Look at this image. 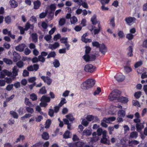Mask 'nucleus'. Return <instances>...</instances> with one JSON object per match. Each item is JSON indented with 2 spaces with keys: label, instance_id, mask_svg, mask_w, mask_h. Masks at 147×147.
Returning a JSON list of instances; mask_svg holds the SVG:
<instances>
[{
  "label": "nucleus",
  "instance_id": "nucleus-36",
  "mask_svg": "<svg viewBox=\"0 0 147 147\" xmlns=\"http://www.w3.org/2000/svg\"><path fill=\"white\" fill-rule=\"evenodd\" d=\"M104 131L102 130V129L101 128H98L97 130V135L99 136H100L102 134L103 136V133Z\"/></svg>",
  "mask_w": 147,
  "mask_h": 147
},
{
  "label": "nucleus",
  "instance_id": "nucleus-3",
  "mask_svg": "<svg viewBox=\"0 0 147 147\" xmlns=\"http://www.w3.org/2000/svg\"><path fill=\"white\" fill-rule=\"evenodd\" d=\"M107 131L106 130H104L103 133L102 138L101 139L100 142L101 143L109 145L110 144V141L109 140V137L107 136Z\"/></svg>",
  "mask_w": 147,
  "mask_h": 147
},
{
  "label": "nucleus",
  "instance_id": "nucleus-7",
  "mask_svg": "<svg viewBox=\"0 0 147 147\" xmlns=\"http://www.w3.org/2000/svg\"><path fill=\"white\" fill-rule=\"evenodd\" d=\"M41 78L42 80L45 82L47 83L48 85H50L51 84L52 80L48 76H41Z\"/></svg>",
  "mask_w": 147,
  "mask_h": 147
},
{
  "label": "nucleus",
  "instance_id": "nucleus-56",
  "mask_svg": "<svg viewBox=\"0 0 147 147\" xmlns=\"http://www.w3.org/2000/svg\"><path fill=\"white\" fill-rule=\"evenodd\" d=\"M60 41L61 43L65 44L67 42V38L65 37L63 38L60 39Z\"/></svg>",
  "mask_w": 147,
  "mask_h": 147
},
{
  "label": "nucleus",
  "instance_id": "nucleus-28",
  "mask_svg": "<svg viewBox=\"0 0 147 147\" xmlns=\"http://www.w3.org/2000/svg\"><path fill=\"white\" fill-rule=\"evenodd\" d=\"M135 19H125V21L129 25H131L134 22Z\"/></svg>",
  "mask_w": 147,
  "mask_h": 147
},
{
  "label": "nucleus",
  "instance_id": "nucleus-61",
  "mask_svg": "<svg viewBox=\"0 0 147 147\" xmlns=\"http://www.w3.org/2000/svg\"><path fill=\"white\" fill-rule=\"evenodd\" d=\"M39 93L41 94H45L46 93V91L45 87H42L40 89Z\"/></svg>",
  "mask_w": 147,
  "mask_h": 147
},
{
  "label": "nucleus",
  "instance_id": "nucleus-11",
  "mask_svg": "<svg viewBox=\"0 0 147 147\" xmlns=\"http://www.w3.org/2000/svg\"><path fill=\"white\" fill-rule=\"evenodd\" d=\"M26 45L25 44H22L16 46L15 47V49L17 51L20 52H22L23 51Z\"/></svg>",
  "mask_w": 147,
  "mask_h": 147
},
{
  "label": "nucleus",
  "instance_id": "nucleus-19",
  "mask_svg": "<svg viewBox=\"0 0 147 147\" xmlns=\"http://www.w3.org/2000/svg\"><path fill=\"white\" fill-rule=\"evenodd\" d=\"M40 100L41 102H48L50 101V99L49 97L44 96L41 97Z\"/></svg>",
  "mask_w": 147,
  "mask_h": 147
},
{
  "label": "nucleus",
  "instance_id": "nucleus-51",
  "mask_svg": "<svg viewBox=\"0 0 147 147\" xmlns=\"http://www.w3.org/2000/svg\"><path fill=\"white\" fill-rule=\"evenodd\" d=\"M142 62L141 61H138L135 64L134 67L135 68H137L140 66L142 64Z\"/></svg>",
  "mask_w": 147,
  "mask_h": 147
},
{
  "label": "nucleus",
  "instance_id": "nucleus-48",
  "mask_svg": "<svg viewBox=\"0 0 147 147\" xmlns=\"http://www.w3.org/2000/svg\"><path fill=\"white\" fill-rule=\"evenodd\" d=\"M66 117L67 119L70 121H71L74 119L73 116L71 114H68L66 115Z\"/></svg>",
  "mask_w": 147,
  "mask_h": 147
},
{
  "label": "nucleus",
  "instance_id": "nucleus-46",
  "mask_svg": "<svg viewBox=\"0 0 147 147\" xmlns=\"http://www.w3.org/2000/svg\"><path fill=\"white\" fill-rule=\"evenodd\" d=\"M70 132L69 131H66L63 135V137L65 138H69Z\"/></svg>",
  "mask_w": 147,
  "mask_h": 147
},
{
  "label": "nucleus",
  "instance_id": "nucleus-40",
  "mask_svg": "<svg viewBox=\"0 0 147 147\" xmlns=\"http://www.w3.org/2000/svg\"><path fill=\"white\" fill-rule=\"evenodd\" d=\"M133 105L138 107H140V105L139 102L137 100H133L132 101Z\"/></svg>",
  "mask_w": 147,
  "mask_h": 147
},
{
  "label": "nucleus",
  "instance_id": "nucleus-27",
  "mask_svg": "<svg viewBox=\"0 0 147 147\" xmlns=\"http://www.w3.org/2000/svg\"><path fill=\"white\" fill-rule=\"evenodd\" d=\"M42 137V138L45 140H47L49 138V134L46 132H44L43 133Z\"/></svg>",
  "mask_w": 147,
  "mask_h": 147
},
{
  "label": "nucleus",
  "instance_id": "nucleus-58",
  "mask_svg": "<svg viewBox=\"0 0 147 147\" xmlns=\"http://www.w3.org/2000/svg\"><path fill=\"white\" fill-rule=\"evenodd\" d=\"M125 70L127 73H129L132 71L131 68L128 66H126L124 67Z\"/></svg>",
  "mask_w": 147,
  "mask_h": 147
},
{
  "label": "nucleus",
  "instance_id": "nucleus-42",
  "mask_svg": "<svg viewBox=\"0 0 147 147\" xmlns=\"http://www.w3.org/2000/svg\"><path fill=\"white\" fill-rule=\"evenodd\" d=\"M52 38V36L51 35H46L44 37V39L48 42H50V41Z\"/></svg>",
  "mask_w": 147,
  "mask_h": 147
},
{
  "label": "nucleus",
  "instance_id": "nucleus-15",
  "mask_svg": "<svg viewBox=\"0 0 147 147\" xmlns=\"http://www.w3.org/2000/svg\"><path fill=\"white\" fill-rule=\"evenodd\" d=\"M18 69L16 66H14L12 69L13 75L12 76V78H15L18 75Z\"/></svg>",
  "mask_w": 147,
  "mask_h": 147
},
{
  "label": "nucleus",
  "instance_id": "nucleus-22",
  "mask_svg": "<svg viewBox=\"0 0 147 147\" xmlns=\"http://www.w3.org/2000/svg\"><path fill=\"white\" fill-rule=\"evenodd\" d=\"M66 12H68L66 17V18H70L71 16V9L69 7H66Z\"/></svg>",
  "mask_w": 147,
  "mask_h": 147
},
{
  "label": "nucleus",
  "instance_id": "nucleus-8",
  "mask_svg": "<svg viewBox=\"0 0 147 147\" xmlns=\"http://www.w3.org/2000/svg\"><path fill=\"white\" fill-rule=\"evenodd\" d=\"M39 68V65L38 64H34L33 65H31L27 68V69L30 71H36Z\"/></svg>",
  "mask_w": 147,
  "mask_h": 147
},
{
  "label": "nucleus",
  "instance_id": "nucleus-2",
  "mask_svg": "<svg viewBox=\"0 0 147 147\" xmlns=\"http://www.w3.org/2000/svg\"><path fill=\"white\" fill-rule=\"evenodd\" d=\"M120 92L118 90H116L113 91L109 96V99L110 100H117L120 96Z\"/></svg>",
  "mask_w": 147,
  "mask_h": 147
},
{
  "label": "nucleus",
  "instance_id": "nucleus-34",
  "mask_svg": "<svg viewBox=\"0 0 147 147\" xmlns=\"http://www.w3.org/2000/svg\"><path fill=\"white\" fill-rule=\"evenodd\" d=\"M25 103L26 105H28L31 107H33V105L29 101V99L25 98Z\"/></svg>",
  "mask_w": 147,
  "mask_h": 147
},
{
  "label": "nucleus",
  "instance_id": "nucleus-39",
  "mask_svg": "<svg viewBox=\"0 0 147 147\" xmlns=\"http://www.w3.org/2000/svg\"><path fill=\"white\" fill-rule=\"evenodd\" d=\"M138 135V134L136 132H133L130 134V137L131 138H136Z\"/></svg>",
  "mask_w": 147,
  "mask_h": 147
},
{
  "label": "nucleus",
  "instance_id": "nucleus-35",
  "mask_svg": "<svg viewBox=\"0 0 147 147\" xmlns=\"http://www.w3.org/2000/svg\"><path fill=\"white\" fill-rule=\"evenodd\" d=\"M56 55L54 51H52L48 55L47 57V58L51 57H54Z\"/></svg>",
  "mask_w": 147,
  "mask_h": 147
},
{
  "label": "nucleus",
  "instance_id": "nucleus-62",
  "mask_svg": "<svg viewBox=\"0 0 147 147\" xmlns=\"http://www.w3.org/2000/svg\"><path fill=\"white\" fill-rule=\"evenodd\" d=\"M51 123V121L50 119H48L47 120L45 123L46 125L45 127L46 128H48L50 125Z\"/></svg>",
  "mask_w": 147,
  "mask_h": 147
},
{
  "label": "nucleus",
  "instance_id": "nucleus-53",
  "mask_svg": "<svg viewBox=\"0 0 147 147\" xmlns=\"http://www.w3.org/2000/svg\"><path fill=\"white\" fill-rule=\"evenodd\" d=\"M36 79L35 77H31L28 79V81L29 83H35L34 82Z\"/></svg>",
  "mask_w": 147,
  "mask_h": 147
},
{
  "label": "nucleus",
  "instance_id": "nucleus-41",
  "mask_svg": "<svg viewBox=\"0 0 147 147\" xmlns=\"http://www.w3.org/2000/svg\"><path fill=\"white\" fill-rule=\"evenodd\" d=\"M30 98L33 100H36L37 99L36 95L34 93H32L30 95Z\"/></svg>",
  "mask_w": 147,
  "mask_h": 147
},
{
  "label": "nucleus",
  "instance_id": "nucleus-24",
  "mask_svg": "<svg viewBox=\"0 0 147 147\" xmlns=\"http://www.w3.org/2000/svg\"><path fill=\"white\" fill-rule=\"evenodd\" d=\"M125 114V112L122 110H119L118 112V115L119 117H124Z\"/></svg>",
  "mask_w": 147,
  "mask_h": 147
},
{
  "label": "nucleus",
  "instance_id": "nucleus-18",
  "mask_svg": "<svg viewBox=\"0 0 147 147\" xmlns=\"http://www.w3.org/2000/svg\"><path fill=\"white\" fill-rule=\"evenodd\" d=\"M92 132V130L91 129H86L83 131V134L84 135L89 136L91 134Z\"/></svg>",
  "mask_w": 147,
  "mask_h": 147
},
{
  "label": "nucleus",
  "instance_id": "nucleus-63",
  "mask_svg": "<svg viewBox=\"0 0 147 147\" xmlns=\"http://www.w3.org/2000/svg\"><path fill=\"white\" fill-rule=\"evenodd\" d=\"M17 65L19 68H21L24 65L23 62L22 61H19L16 63Z\"/></svg>",
  "mask_w": 147,
  "mask_h": 147
},
{
  "label": "nucleus",
  "instance_id": "nucleus-17",
  "mask_svg": "<svg viewBox=\"0 0 147 147\" xmlns=\"http://www.w3.org/2000/svg\"><path fill=\"white\" fill-rule=\"evenodd\" d=\"M136 126L137 130L138 132H140L142 129L144 127V125L143 124H141V123H137Z\"/></svg>",
  "mask_w": 147,
  "mask_h": 147
},
{
  "label": "nucleus",
  "instance_id": "nucleus-25",
  "mask_svg": "<svg viewBox=\"0 0 147 147\" xmlns=\"http://www.w3.org/2000/svg\"><path fill=\"white\" fill-rule=\"evenodd\" d=\"M83 58L86 62L90 61V55L88 54H85L83 56Z\"/></svg>",
  "mask_w": 147,
  "mask_h": 147
},
{
  "label": "nucleus",
  "instance_id": "nucleus-13",
  "mask_svg": "<svg viewBox=\"0 0 147 147\" xmlns=\"http://www.w3.org/2000/svg\"><path fill=\"white\" fill-rule=\"evenodd\" d=\"M60 46L59 43L57 42H55L53 44H50L49 45V47L52 50H54Z\"/></svg>",
  "mask_w": 147,
  "mask_h": 147
},
{
  "label": "nucleus",
  "instance_id": "nucleus-33",
  "mask_svg": "<svg viewBox=\"0 0 147 147\" xmlns=\"http://www.w3.org/2000/svg\"><path fill=\"white\" fill-rule=\"evenodd\" d=\"M32 37L33 42H36L37 41V36L36 34L33 33L32 34Z\"/></svg>",
  "mask_w": 147,
  "mask_h": 147
},
{
  "label": "nucleus",
  "instance_id": "nucleus-21",
  "mask_svg": "<svg viewBox=\"0 0 147 147\" xmlns=\"http://www.w3.org/2000/svg\"><path fill=\"white\" fill-rule=\"evenodd\" d=\"M9 3L11 7L15 8L18 6L17 2L14 0H10Z\"/></svg>",
  "mask_w": 147,
  "mask_h": 147
},
{
  "label": "nucleus",
  "instance_id": "nucleus-12",
  "mask_svg": "<svg viewBox=\"0 0 147 147\" xmlns=\"http://www.w3.org/2000/svg\"><path fill=\"white\" fill-rule=\"evenodd\" d=\"M87 34L86 33L84 34L82 36L81 40L82 41L85 43L90 42L92 41V40L90 39L86 38V37L87 36Z\"/></svg>",
  "mask_w": 147,
  "mask_h": 147
},
{
  "label": "nucleus",
  "instance_id": "nucleus-10",
  "mask_svg": "<svg viewBox=\"0 0 147 147\" xmlns=\"http://www.w3.org/2000/svg\"><path fill=\"white\" fill-rule=\"evenodd\" d=\"M99 48L101 53L102 54L105 55L107 51V49L105 45L103 44H101Z\"/></svg>",
  "mask_w": 147,
  "mask_h": 147
},
{
  "label": "nucleus",
  "instance_id": "nucleus-52",
  "mask_svg": "<svg viewBox=\"0 0 147 147\" xmlns=\"http://www.w3.org/2000/svg\"><path fill=\"white\" fill-rule=\"evenodd\" d=\"M91 21L93 25H96V24H97L98 25H100L99 22L97 21L96 19H91Z\"/></svg>",
  "mask_w": 147,
  "mask_h": 147
},
{
  "label": "nucleus",
  "instance_id": "nucleus-45",
  "mask_svg": "<svg viewBox=\"0 0 147 147\" xmlns=\"http://www.w3.org/2000/svg\"><path fill=\"white\" fill-rule=\"evenodd\" d=\"M134 36V35L131 33H129L127 34L126 37L129 40H131L133 38Z\"/></svg>",
  "mask_w": 147,
  "mask_h": 147
},
{
  "label": "nucleus",
  "instance_id": "nucleus-60",
  "mask_svg": "<svg viewBox=\"0 0 147 147\" xmlns=\"http://www.w3.org/2000/svg\"><path fill=\"white\" fill-rule=\"evenodd\" d=\"M31 116V115L30 114H26L24 116L21 117V119L24 120L25 118H29Z\"/></svg>",
  "mask_w": 147,
  "mask_h": 147
},
{
  "label": "nucleus",
  "instance_id": "nucleus-31",
  "mask_svg": "<svg viewBox=\"0 0 147 147\" xmlns=\"http://www.w3.org/2000/svg\"><path fill=\"white\" fill-rule=\"evenodd\" d=\"M66 103V99L63 98H61V100L58 105L60 107H62L64 104Z\"/></svg>",
  "mask_w": 147,
  "mask_h": 147
},
{
  "label": "nucleus",
  "instance_id": "nucleus-1",
  "mask_svg": "<svg viewBox=\"0 0 147 147\" xmlns=\"http://www.w3.org/2000/svg\"><path fill=\"white\" fill-rule=\"evenodd\" d=\"M95 82V80L92 79H89L81 84V87L83 89H88L94 86Z\"/></svg>",
  "mask_w": 147,
  "mask_h": 147
},
{
  "label": "nucleus",
  "instance_id": "nucleus-54",
  "mask_svg": "<svg viewBox=\"0 0 147 147\" xmlns=\"http://www.w3.org/2000/svg\"><path fill=\"white\" fill-rule=\"evenodd\" d=\"M25 138L24 136L23 135H20L19 136V137L18 138L16 141V142H18L21 140H23Z\"/></svg>",
  "mask_w": 147,
  "mask_h": 147
},
{
  "label": "nucleus",
  "instance_id": "nucleus-64",
  "mask_svg": "<svg viewBox=\"0 0 147 147\" xmlns=\"http://www.w3.org/2000/svg\"><path fill=\"white\" fill-rule=\"evenodd\" d=\"M86 119L88 121H92L94 119V117L92 115H88L86 117Z\"/></svg>",
  "mask_w": 147,
  "mask_h": 147
},
{
  "label": "nucleus",
  "instance_id": "nucleus-20",
  "mask_svg": "<svg viewBox=\"0 0 147 147\" xmlns=\"http://www.w3.org/2000/svg\"><path fill=\"white\" fill-rule=\"evenodd\" d=\"M34 8L35 9H37L39 8L41 5V3L38 1H36L34 2Z\"/></svg>",
  "mask_w": 147,
  "mask_h": 147
},
{
  "label": "nucleus",
  "instance_id": "nucleus-26",
  "mask_svg": "<svg viewBox=\"0 0 147 147\" xmlns=\"http://www.w3.org/2000/svg\"><path fill=\"white\" fill-rule=\"evenodd\" d=\"M54 66L55 68L59 67L60 65V63L59 61L57 59H56L54 60L53 63Z\"/></svg>",
  "mask_w": 147,
  "mask_h": 147
},
{
  "label": "nucleus",
  "instance_id": "nucleus-44",
  "mask_svg": "<svg viewBox=\"0 0 147 147\" xmlns=\"http://www.w3.org/2000/svg\"><path fill=\"white\" fill-rule=\"evenodd\" d=\"M4 8L3 7H1L0 8V18H3L2 14L4 13Z\"/></svg>",
  "mask_w": 147,
  "mask_h": 147
},
{
  "label": "nucleus",
  "instance_id": "nucleus-57",
  "mask_svg": "<svg viewBox=\"0 0 147 147\" xmlns=\"http://www.w3.org/2000/svg\"><path fill=\"white\" fill-rule=\"evenodd\" d=\"M3 71L4 73L5 74V75L6 76H11V74L12 73L11 72L7 70L4 69L3 70Z\"/></svg>",
  "mask_w": 147,
  "mask_h": 147
},
{
  "label": "nucleus",
  "instance_id": "nucleus-29",
  "mask_svg": "<svg viewBox=\"0 0 147 147\" xmlns=\"http://www.w3.org/2000/svg\"><path fill=\"white\" fill-rule=\"evenodd\" d=\"M98 29L95 28L93 30L94 34L96 35L99 32L101 29L100 25H98Z\"/></svg>",
  "mask_w": 147,
  "mask_h": 147
},
{
  "label": "nucleus",
  "instance_id": "nucleus-6",
  "mask_svg": "<svg viewBox=\"0 0 147 147\" xmlns=\"http://www.w3.org/2000/svg\"><path fill=\"white\" fill-rule=\"evenodd\" d=\"M114 77L116 80L119 82L123 81L125 79V76L121 73L117 74Z\"/></svg>",
  "mask_w": 147,
  "mask_h": 147
},
{
  "label": "nucleus",
  "instance_id": "nucleus-50",
  "mask_svg": "<svg viewBox=\"0 0 147 147\" xmlns=\"http://www.w3.org/2000/svg\"><path fill=\"white\" fill-rule=\"evenodd\" d=\"M13 86V85L12 84H9L6 87V89L8 91H10L12 89Z\"/></svg>",
  "mask_w": 147,
  "mask_h": 147
},
{
  "label": "nucleus",
  "instance_id": "nucleus-23",
  "mask_svg": "<svg viewBox=\"0 0 147 147\" xmlns=\"http://www.w3.org/2000/svg\"><path fill=\"white\" fill-rule=\"evenodd\" d=\"M128 53H127L129 57H131L133 56V48L131 46H129L127 49Z\"/></svg>",
  "mask_w": 147,
  "mask_h": 147
},
{
  "label": "nucleus",
  "instance_id": "nucleus-14",
  "mask_svg": "<svg viewBox=\"0 0 147 147\" xmlns=\"http://www.w3.org/2000/svg\"><path fill=\"white\" fill-rule=\"evenodd\" d=\"M92 138H91V141L92 142H96L99 139V136H98L96 132H94L92 134Z\"/></svg>",
  "mask_w": 147,
  "mask_h": 147
},
{
  "label": "nucleus",
  "instance_id": "nucleus-55",
  "mask_svg": "<svg viewBox=\"0 0 147 147\" xmlns=\"http://www.w3.org/2000/svg\"><path fill=\"white\" fill-rule=\"evenodd\" d=\"M83 142H78L75 143V145L77 147H81L83 146Z\"/></svg>",
  "mask_w": 147,
  "mask_h": 147
},
{
  "label": "nucleus",
  "instance_id": "nucleus-47",
  "mask_svg": "<svg viewBox=\"0 0 147 147\" xmlns=\"http://www.w3.org/2000/svg\"><path fill=\"white\" fill-rule=\"evenodd\" d=\"M65 19H60L59 22V25L60 26H62L65 24Z\"/></svg>",
  "mask_w": 147,
  "mask_h": 147
},
{
  "label": "nucleus",
  "instance_id": "nucleus-4",
  "mask_svg": "<svg viewBox=\"0 0 147 147\" xmlns=\"http://www.w3.org/2000/svg\"><path fill=\"white\" fill-rule=\"evenodd\" d=\"M96 67L91 64L86 65L84 67V70L86 72L92 73L95 71Z\"/></svg>",
  "mask_w": 147,
  "mask_h": 147
},
{
  "label": "nucleus",
  "instance_id": "nucleus-9",
  "mask_svg": "<svg viewBox=\"0 0 147 147\" xmlns=\"http://www.w3.org/2000/svg\"><path fill=\"white\" fill-rule=\"evenodd\" d=\"M128 101V98L127 97H123L120 95L118 99V101L123 103H127Z\"/></svg>",
  "mask_w": 147,
  "mask_h": 147
},
{
  "label": "nucleus",
  "instance_id": "nucleus-32",
  "mask_svg": "<svg viewBox=\"0 0 147 147\" xmlns=\"http://www.w3.org/2000/svg\"><path fill=\"white\" fill-rule=\"evenodd\" d=\"M10 114L13 117L16 119H17L18 117V115L16 112L13 111H11L10 112Z\"/></svg>",
  "mask_w": 147,
  "mask_h": 147
},
{
  "label": "nucleus",
  "instance_id": "nucleus-16",
  "mask_svg": "<svg viewBox=\"0 0 147 147\" xmlns=\"http://www.w3.org/2000/svg\"><path fill=\"white\" fill-rule=\"evenodd\" d=\"M116 118L114 117H111L108 118H104L103 119V121L107 123H110L111 121H114Z\"/></svg>",
  "mask_w": 147,
  "mask_h": 147
},
{
  "label": "nucleus",
  "instance_id": "nucleus-37",
  "mask_svg": "<svg viewBox=\"0 0 147 147\" xmlns=\"http://www.w3.org/2000/svg\"><path fill=\"white\" fill-rule=\"evenodd\" d=\"M35 109L36 111L39 113L41 115L43 114V113L41 111V109L39 106L37 105L36 106Z\"/></svg>",
  "mask_w": 147,
  "mask_h": 147
},
{
  "label": "nucleus",
  "instance_id": "nucleus-59",
  "mask_svg": "<svg viewBox=\"0 0 147 147\" xmlns=\"http://www.w3.org/2000/svg\"><path fill=\"white\" fill-rule=\"evenodd\" d=\"M38 59L39 61H41L42 63L44 62L45 60V58L40 55L38 56Z\"/></svg>",
  "mask_w": 147,
  "mask_h": 147
},
{
  "label": "nucleus",
  "instance_id": "nucleus-49",
  "mask_svg": "<svg viewBox=\"0 0 147 147\" xmlns=\"http://www.w3.org/2000/svg\"><path fill=\"white\" fill-rule=\"evenodd\" d=\"M47 10H46L45 12H42L40 13L39 15L40 18H45L47 15Z\"/></svg>",
  "mask_w": 147,
  "mask_h": 147
},
{
  "label": "nucleus",
  "instance_id": "nucleus-5",
  "mask_svg": "<svg viewBox=\"0 0 147 147\" xmlns=\"http://www.w3.org/2000/svg\"><path fill=\"white\" fill-rule=\"evenodd\" d=\"M18 28L20 31V33L21 34H23L25 30H27L29 28L33 29V26L32 25H31L29 23H27L26 25L25 29H24L22 27L19 26Z\"/></svg>",
  "mask_w": 147,
  "mask_h": 147
},
{
  "label": "nucleus",
  "instance_id": "nucleus-38",
  "mask_svg": "<svg viewBox=\"0 0 147 147\" xmlns=\"http://www.w3.org/2000/svg\"><path fill=\"white\" fill-rule=\"evenodd\" d=\"M26 110L28 113L32 114L34 112V109L30 107H27Z\"/></svg>",
  "mask_w": 147,
  "mask_h": 147
},
{
  "label": "nucleus",
  "instance_id": "nucleus-43",
  "mask_svg": "<svg viewBox=\"0 0 147 147\" xmlns=\"http://www.w3.org/2000/svg\"><path fill=\"white\" fill-rule=\"evenodd\" d=\"M4 61L7 64H11L12 63V62L11 60L7 59V58H4L3 59Z\"/></svg>",
  "mask_w": 147,
  "mask_h": 147
},
{
  "label": "nucleus",
  "instance_id": "nucleus-30",
  "mask_svg": "<svg viewBox=\"0 0 147 147\" xmlns=\"http://www.w3.org/2000/svg\"><path fill=\"white\" fill-rule=\"evenodd\" d=\"M92 45L93 47H95L96 48H99L101 44L97 41H93L92 42Z\"/></svg>",
  "mask_w": 147,
  "mask_h": 147
}]
</instances>
